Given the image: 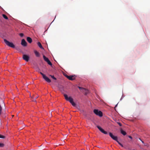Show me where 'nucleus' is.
Masks as SVG:
<instances>
[{
    "label": "nucleus",
    "mask_w": 150,
    "mask_h": 150,
    "mask_svg": "<svg viewBox=\"0 0 150 150\" xmlns=\"http://www.w3.org/2000/svg\"><path fill=\"white\" fill-rule=\"evenodd\" d=\"M38 46L40 48L42 49H43L42 46V45H41V43L40 42H38Z\"/></svg>",
    "instance_id": "ddd939ff"
},
{
    "label": "nucleus",
    "mask_w": 150,
    "mask_h": 150,
    "mask_svg": "<svg viewBox=\"0 0 150 150\" xmlns=\"http://www.w3.org/2000/svg\"><path fill=\"white\" fill-rule=\"evenodd\" d=\"M23 58L26 61L28 62L29 60V57L28 55H26L23 54Z\"/></svg>",
    "instance_id": "1a4fd4ad"
},
{
    "label": "nucleus",
    "mask_w": 150,
    "mask_h": 150,
    "mask_svg": "<svg viewBox=\"0 0 150 150\" xmlns=\"http://www.w3.org/2000/svg\"><path fill=\"white\" fill-rule=\"evenodd\" d=\"M4 146V144L3 143H0V147H2Z\"/></svg>",
    "instance_id": "6ab92c4d"
},
{
    "label": "nucleus",
    "mask_w": 150,
    "mask_h": 150,
    "mask_svg": "<svg viewBox=\"0 0 150 150\" xmlns=\"http://www.w3.org/2000/svg\"><path fill=\"white\" fill-rule=\"evenodd\" d=\"M121 133L122 134L124 135H125L126 134V133L125 132L123 131L122 129H121L120 130Z\"/></svg>",
    "instance_id": "4468645a"
},
{
    "label": "nucleus",
    "mask_w": 150,
    "mask_h": 150,
    "mask_svg": "<svg viewBox=\"0 0 150 150\" xmlns=\"http://www.w3.org/2000/svg\"><path fill=\"white\" fill-rule=\"evenodd\" d=\"M94 113L96 115L99 116L100 117H101L103 116L102 112L98 110L97 109H94L93 110Z\"/></svg>",
    "instance_id": "20e7f679"
},
{
    "label": "nucleus",
    "mask_w": 150,
    "mask_h": 150,
    "mask_svg": "<svg viewBox=\"0 0 150 150\" xmlns=\"http://www.w3.org/2000/svg\"><path fill=\"white\" fill-rule=\"evenodd\" d=\"M65 76L69 80H73L75 79V76H68L67 75H65Z\"/></svg>",
    "instance_id": "0eeeda50"
},
{
    "label": "nucleus",
    "mask_w": 150,
    "mask_h": 150,
    "mask_svg": "<svg viewBox=\"0 0 150 150\" xmlns=\"http://www.w3.org/2000/svg\"><path fill=\"white\" fill-rule=\"evenodd\" d=\"M21 44L24 47L27 46V43L24 39H23L22 40Z\"/></svg>",
    "instance_id": "9d476101"
},
{
    "label": "nucleus",
    "mask_w": 150,
    "mask_h": 150,
    "mask_svg": "<svg viewBox=\"0 0 150 150\" xmlns=\"http://www.w3.org/2000/svg\"><path fill=\"white\" fill-rule=\"evenodd\" d=\"M34 53L36 57H39L40 56V54L36 50H34Z\"/></svg>",
    "instance_id": "9b49d317"
},
{
    "label": "nucleus",
    "mask_w": 150,
    "mask_h": 150,
    "mask_svg": "<svg viewBox=\"0 0 150 150\" xmlns=\"http://www.w3.org/2000/svg\"><path fill=\"white\" fill-rule=\"evenodd\" d=\"M117 123L120 126H122V124L120 122H118Z\"/></svg>",
    "instance_id": "4be33fe9"
},
{
    "label": "nucleus",
    "mask_w": 150,
    "mask_h": 150,
    "mask_svg": "<svg viewBox=\"0 0 150 150\" xmlns=\"http://www.w3.org/2000/svg\"><path fill=\"white\" fill-rule=\"evenodd\" d=\"M64 96L66 100L69 101L73 106H75L76 104L74 102L73 99L71 97H68L66 94H64Z\"/></svg>",
    "instance_id": "f257e3e1"
},
{
    "label": "nucleus",
    "mask_w": 150,
    "mask_h": 150,
    "mask_svg": "<svg viewBox=\"0 0 150 150\" xmlns=\"http://www.w3.org/2000/svg\"><path fill=\"white\" fill-rule=\"evenodd\" d=\"M109 135L110 137L113 140L116 141L118 144L120 145L122 147H123V146L120 142L118 140L117 137V136H115L113 135L112 134L111 132L109 133Z\"/></svg>",
    "instance_id": "f03ea898"
},
{
    "label": "nucleus",
    "mask_w": 150,
    "mask_h": 150,
    "mask_svg": "<svg viewBox=\"0 0 150 150\" xmlns=\"http://www.w3.org/2000/svg\"><path fill=\"white\" fill-rule=\"evenodd\" d=\"M19 35L21 37H22L23 36L24 34L23 33H21L19 34Z\"/></svg>",
    "instance_id": "412c9836"
},
{
    "label": "nucleus",
    "mask_w": 150,
    "mask_h": 150,
    "mask_svg": "<svg viewBox=\"0 0 150 150\" xmlns=\"http://www.w3.org/2000/svg\"><path fill=\"white\" fill-rule=\"evenodd\" d=\"M129 137L131 139H132V138L131 136H129Z\"/></svg>",
    "instance_id": "5701e85b"
},
{
    "label": "nucleus",
    "mask_w": 150,
    "mask_h": 150,
    "mask_svg": "<svg viewBox=\"0 0 150 150\" xmlns=\"http://www.w3.org/2000/svg\"><path fill=\"white\" fill-rule=\"evenodd\" d=\"M47 64L50 65H52V63L51 62H50V61L49 60H48V61L47 62Z\"/></svg>",
    "instance_id": "f3484780"
},
{
    "label": "nucleus",
    "mask_w": 150,
    "mask_h": 150,
    "mask_svg": "<svg viewBox=\"0 0 150 150\" xmlns=\"http://www.w3.org/2000/svg\"><path fill=\"white\" fill-rule=\"evenodd\" d=\"M0 138L4 139L5 138V136L2 135L0 134Z\"/></svg>",
    "instance_id": "a211bd4d"
},
{
    "label": "nucleus",
    "mask_w": 150,
    "mask_h": 150,
    "mask_svg": "<svg viewBox=\"0 0 150 150\" xmlns=\"http://www.w3.org/2000/svg\"><path fill=\"white\" fill-rule=\"evenodd\" d=\"M27 41L30 43L32 42V39L30 37H27Z\"/></svg>",
    "instance_id": "f8f14e48"
},
{
    "label": "nucleus",
    "mask_w": 150,
    "mask_h": 150,
    "mask_svg": "<svg viewBox=\"0 0 150 150\" xmlns=\"http://www.w3.org/2000/svg\"><path fill=\"white\" fill-rule=\"evenodd\" d=\"M50 76L54 80H56V78L54 76H52L50 75Z\"/></svg>",
    "instance_id": "aec40b11"
},
{
    "label": "nucleus",
    "mask_w": 150,
    "mask_h": 150,
    "mask_svg": "<svg viewBox=\"0 0 150 150\" xmlns=\"http://www.w3.org/2000/svg\"><path fill=\"white\" fill-rule=\"evenodd\" d=\"M2 110H1V109H0V115L1 114V112Z\"/></svg>",
    "instance_id": "393cba45"
},
{
    "label": "nucleus",
    "mask_w": 150,
    "mask_h": 150,
    "mask_svg": "<svg viewBox=\"0 0 150 150\" xmlns=\"http://www.w3.org/2000/svg\"><path fill=\"white\" fill-rule=\"evenodd\" d=\"M43 58L44 60L46 62H47V61H48V60H49L48 59L47 57H46L45 55H43Z\"/></svg>",
    "instance_id": "2eb2a0df"
},
{
    "label": "nucleus",
    "mask_w": 150,
    "mask_h": 150,
    "mask_svg": "<svg viewBox=\"0 0 150 150\" xmlns=\"http://www.w3.org/2000/svg\"><path fill=\"white\" fill-rule=\"evenodd\" d=\"M133 150H135L134 149H133Z\"/></svg>",
    "instance_id": "bb28decb"
},
{
    "label": "nucleus",
    "mask_w": 150,
    "mask_h": 150,
    "mask_svg": "<svg viewBox=\"0 0 150 150\" xmlns=\"http://www.w3.org/2000/svg\"><path fill=\"white\" fill-rule=\"evenodd\" d=\"M98 128L100 130V131L102 132V133H103V134H108V132L105 131L100 126H97Z\"/></svg>",
    "instance_id": "6e6552de"
},
{
    "label": "nucleus",
    "mask_w": 150,
    "mask_h": 150,
    "mask_svg": "<svg viewBox=\"0 0 150 150\" xmlns=\"http://www.w3.org/2000/svg\"><path fill=\"white\" fill-rule=\"evenodd\" d=\"M78 87L81 90V91L85 95H86L88 93V90L79 86Z\"/></svg>",
    "instance_id": "39448f33"
},
{
    "label": "nucleus",
    "mask_w": 150,
    "mask_h": 150,
    "mask_svg": "<svg viewBox=\"0 0 150 150\" xmlns=\"http://www.w3.org/2000/svg\"><path fill=\"white\" fill-rule=\"evenodd\" d=\"M142 141V143H144V142L143 141Z\"/></svg>",
    "instance_id": "a878e982"
},
{
    "label": "nucleus",
    "mask_w": 150,
    "mask_h": 150,
    "mask_svg": "<svg viewBox=\"0 0 150 150\" xmlns=\"http://www.w3.org/2000/svg\"><path fill=\"white\" fill-rule=\"evenodd\" d=\"M0 109H1V110H2V108L0 105Z\"/></svg>",
    "instance_id": "b1692460"
},
{
    "label": "nucleus",
    "mask_w": 150,
    "mask_h": 150,
    "mask_svg": "<svg viewBox=\"0 0 150 150\" xmlns=\"http://www.w3.org/2000/svg\"><path fill=\"white\" fill-rule=\"evenodd\" d=\"M2 16L5 19H8V17L5 14H3Z\"/></svg>",
    "instance_id": "dca6fc26"
},
{
    "label": "nucleus",
    "mask_w": 150,
    "mask_h": 150,
    "mask_svg": "<svg viewBox=\"0 0 150 150\" xmlns=\"http://www.w3.org/2000/svg\"><path fill=\"white\" fill-rule=\"evenodd\" d=\"M40 74L42 75L43 78L48 83H50L51 82V80L45 74H44L41 72H40Z\"/></svg>",
    "instance_id": "423d86ee"
},
{
    "label": "nucleus",
    "mask_w": 150,
    "mask_h": 150,
    "mask_svg": "<svg viewBox=\"0 0 150 150\" xmlns=\"http://www.w3.org/2000/svg\"><path fill=\"white\" fill-rule=\"evenodd\" d=\"M4 41L6 44L8 46L13 48L15 47V46L13 43L10 42L6 39H4Z\"/></svg>",
    "instance_id": "7ed1b4c3"
}]
</instances>
